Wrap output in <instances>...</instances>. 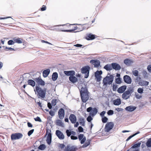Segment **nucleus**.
Listing matches in <instances>:
<instances>
[{"label":"nucleus","instance_id":"obj_6","mask_svg":"<svg viewBox=\"0 0 151 151\" xmlns=\"http://www.w3.org/2000/svg\"><path fill=\"white\" fill-rule=\"evenodd\" d=\"M47 134V138L46 142L48 145H50L52 141V134L51 130L47 129L46 130V135Z\"/></svg>","mask_w":151,"mask_h":151},{"label":"nucleus","instance_id":"obj_28","mask_svg":"<svg viewBox=\"0 0 151 151\" xmlns=\"http://www.w3.org/2000/svg\"><path fill=\"white\" fill-rule=\"evenodd\" d=\"M121 99L119 98L117 99H116L114 100L113 101V104L116 106H118L120 105L121 104Z\"/></svg>","mask_w":151,"mask_h":151},{"label":"nucleus","instance_id":"obj_24","mask_svg":"<svg viewBox=\"0 0 151 151\" xmlns=\"http://www.w3.org/2000/svg\"><path fill=\"white\" fill-rule=\"evenodd\" d=\"M69 78L70 81L73 83L76 82L78 80L77 78L74 76H70Z\"/></svg>","mask_w":151,"mask_h":151},{"label":"nucleus","instance_id":"obj_56","mask_svg":"<svg viewBox=\"0 0 151 151\" xmlns=\"http://www.w3.org/2000/svg\"><path fill=\"white\" fill-rule=\"evenodd\" d=\"M92 109V107H90L88 108H87L86 109V111L88 112H91V111Z\"/></svg>","mask_w":151,"mask_h":151},{"label":"nucleus","instance_id":"obj_27","mask_svg":"<svg viewBox=\"0 0 151 151\" xmlns=\"http://www.w3.org/2000/svg\"><path fill=\"white\" fill-rule=\"evenodd\" d=\"M124 63L127 65L129 66L133 63V62L129 59H126L124 60Z\"/></svg>","mask_w":151,"mask_h":151},{"label":"nucleus","instance_id":"obj_57","mask_svg":"<svg viewBox=\"0 0 151 151\" xmlns=\"http://www.w3.org/2000/svg\"><path fill=\"white\" fill-rule=\"evenodd\" d=\"M46 6L45 5H43L42 7L40 8L41 10L42 11H44L46 10Z\"/></svg>","mask_w":151,"mask_h":151},{"label":"nucleus","instance_id":"obj_7","mask_svg":"<svg viewBox=\"0 0 151 151\" xmlns=\"http://www.w3.org/2000/svg\"><path fill=\"white\" fill-rule=\"evenodd\" d=\"M114 124L113 122H110L107 123L106 125L104 130L106 132H109L113 127Z\"/></svg>","mask_w":151,"mask_h":151},{"label":"nucleus","instance_id":"obj_1","mask_svg":"<svg viewBox=\"0 0 151 151\" xmlns=\"http://www.w3.org/2000/svg\"><path fill=\"white\" fill-rule=\"evenodd\" d=\"M88 93L87 86L84 85V86H82L80 91V93L82 101L84 103L86 102L88 99L89 97Z\"/></svg>","mask_w":151,"mask_h":151},{"label":"nucleus","instance_id":"obj_11","mask_svg":"<svg viewBox=\"0 0 151 151\" xmlns=\"http://www.w3.org/2000/svg\"><path fill=\"white\" fill-rule=\"evenodd\" d=\"M90 63L94 65V67L97 68L99 67L100 65V62L97 59L92 60L90 61Z\"/></svg>","mask_w":151,"mask_h":151},{"label":"nucleus","instance_id":"obj_59","mask_svg":"<svg viewBox=\"0 0 151 151\" xmlns=\"http://www.w3.org/2000/svg\"><path fill=\"white\" fill-rule=\"evenodd\" d=\"M115 110H116L118 112L122 111L124 109L122 108H116V109Z\"/></svg>","mask_w":151,"mask_h":151},{"label":"nucleus","instance_id":"obj_13","mask_svg":"<svg viewBox=\"0 0 151 151\" xmlns=\"http://www.w3.org/2000/svg\"><path fill=\"white\" fill-rule=\"evenodd\" d=\"M131 94L129 93V92L126 91L122 94V98L124 100H127L130 98Z\"/></svg>","mask_w":151,"mask_h":151},{"label":"nucleus","instance_id":"obj_50","mask_svg":"<svg viewBox=\"0 0 151 151\" xmlns=\"http://www.w3.org/2000/svg\"><path fill=\"white\" fill-rule=\"evenodd\" d=\"M143 90L142 88H139L137 89V92L140 93H143Z\"/></svg>","mask_w":151,"mask_h":151},{"label":"nucleus","instance_id":"obj_63","mask_svg":"<svg viewBox=\"0 0 151 151\" xmlns=\"http://www.w3.org/2000/svg\"><path fill=\"white\" fill-rule=\"evenodd\" d=\"M74 46L77 47H82V45L81 44H77L76 45H74Z\"/></svg>","mask_w":151,"mask_h":151},{"label":"nucleus","instance_id":"obj_5","mask_svg":"<svg viewBox=\"0 0 151 151\" xmlns=\"http://www.w3.org/2000/svg\"><path fill=\"white\" fill-rule=\"evenodd\" d=\"M23 134L20 133H16L11 135V138L12 140L18 139L23 137Z\"/></svg>","mask_w":151,"mask_h":151},{"label":"nucleus","instance_id":"obj_42","mask_svg":"<svg viewBox=\"0 0 151 151\" xmlns=\"http://www.w3.org/2000/svg\"><path fill=\"white\" fill-rule=\"evenodd\" d=\"M87 120L89 122H91V121L93 120V118L91 117V115H89L87 118Z\"/></svg>","mask_w":151,"mask_h":151},{"label":"nucleus","instance_id":"obj_8","mask_svg":"<svg viewBox=\"0 0 151 151\" xmlns=\"http://www.w3.org/2000/svg\"><path fill=\"white\" fill-rule=\"evenodd\" d=\"M78 150L76 146L75 145L70 146L68 145L65 147L64 151H76Z\"/></svg>","mask_w":151,"mask_h":151},{"label":"nucleus","instance_id":"obj_3","mask_svg":"<svg viewBox=\"0 0 151 151\" xmlns=\"http://www.w3.org/2000/svg\"><path fill=\"white\" fill-rule=\"evenodd\" d=\"M114 76L110 75L109 76H106L103 79V82L104 85H107L108 84H111L114 80Z\"/></svg>","mask_w":151,"mask_h":151},{"label":"nucleus","instance_id":"obj_9","mask_svg":"<svg viewBox=\"0 0 151 151\" xmlns=\"http://www.w3.org/2000/svg\"><path fill=\"white\" fill-rule=\"evenodd\" d=\"M102 74V72L101 70H97L95 72L94 76L96 79L97 81L99 82L101 81V75Z\"/></svg>","mask_w":151,"mask_h":151},{"label":"nucleus","instance_id":"obj_21","mask_svg":"<svg viewBox=\"0 0 151 151\" xmlns=\"http://www.w3.org/2000/svg\"><path fill=\"white\" fill-rule=\"evenodd\" d=\"M95 35L91 33L87 34L86 39L87 40H92L95 39Z\"/></svg>","mask_w":151,"mask_h":151},{"label":"nucleus","instance_id":"obj_10","mask_svg":"<svg viewBox=\"0 0 151 151\" xmlns=\"http://www.w3.org/2000/svg\"><path fill=\"white\" fill-rule=\"evenodd\" d=\"M34 80L36 82L38 86L39 85L44 86L45 85V82L40 77L35 78Z\"/></svg>","mask_w":151,"mask_h":151},{"label":"nucleus","instance_id":"obj_31","mask_svg":"<svg viewBox=\"0 0 151 151\" xmlns=\"http://www.w3.org/2000/svg\"><path fill=\"white\" fill-rule=\"evenodd\" d=\"M13 40L15 42V43L16 42L19 44H21L22 43V41L23 40L19 38H14L13 39Z\"/></svg>","mask_w":151,"mask_h":151},{"label":"nucleus","instance_id":"obj_14","mask_svg":"<svg viewBox=\"0 0 151 151\" xmlns=\"http://www.w3.org/2000/svg\"><path fill=\"white\" fill-rule=\"evenodd\" d=\"M123 79L124 82L127 84H131L132 83V79L128 75H126L124 76Z\"/></svg>","mask_w":151,"mask_h":151},{"label":"nucleus","instance_id":"obj_51","mask_svg":"<svg viewBox=\"0 0 151 151\" xmlns=\"http://www.w3.org/2000/svg\"><path fill=\"white\" fill-rule=\"evenodd\" d=\"M78 129L79 132H83V129L81 126H79L78 127Z\"/></svg>","mask_w":151,"mask_h":151},{"label":"nucleus","instance_id":"obj_2","mask_svg":"<svg viewBox=\"0 0 151 151\" xmlns=\"http://www.w3.org/2000/svg\"><path fill=\"white\" fill-rule=\"evenodd\" d=\"M35 88V90H34V91H36L37 95L39 96L38 98H44L45 96L47 89L44 88L42 89L41 88L38 86L37 85L36 86Z\"/></svg>","mask_w":151,"mask_h":151},{"label":"nucleus","instance_id":"obj_25","mask_svg":"<svg viewBox=\"0 0 151 151\" xmlns=\"http://www.w3.org/2000/svg\"><path fill=\"white\" fill-rule=\"evenodd\" d=\"M27 82L29 85L33 87L35 86V81L32 79H28L27 80Z\"/></svg>","mask_w":151,"mask_h":151},{"label":"nucleus","instance_id":"obj_40","mask_svg":"<svg viewBox=\"0 0 151 151\" xmlns=\"http://www.w3.org/2000/svg\"><path fill=\"white\" fill-rule=\"evenodd\" d=\"M132 73L134 76H138V71L137 70H135L132 71Z\"/></svg>","mask_w":151,"mask_h":151},{"label":"nucleus","instance_id":"obj_47","mask_svg":"<svg viewBox=\"0 0 151 151\" xmlns=\"http://www.w3.org/2000/svg\"><path fill=\"white\" fill-rule=\"evenodd\" d=\"M84 135L83 134H80L78 135V138L79 140H81L84 137Z\"/></svg>","mask_w":151,"mask_h":151},{"label":"nucleus","instance_id":"obj_16","mask_svg":"<svg viewBox=\"0 0 151 151\" xmlns=\"http://www.w3.org/2000/svg\"><path fill=\"white\" fill-rule=\"evenodd\" d=\"M69 119L72 124H75L76 121V116L73 114H71L69 117Z\"/></svg>","mask_w":151,"mask_h":151},{"label":"nucleus","instance_id":"obj_22","mask_svg":"<svg viewBox=\"0 0 151 151\" xmlns=\"http://www.w3.org/2000/svg\"><path fill=\"white\" fill-rule=\"evenodd\" d=\"M98 111V109L96 108H92L91 112L90 113V115L92 116H93L97 114Z\"/></svg>","mask_w":151,"mask_h":151},{"label":"nucleus","instance_id":"obj_33","mask_svg":"<svg viewBox=\"0 0 151 151\" xmlns=\"http://www.w3.org/2000/svg\"><path fill=\"white\" fill-rule=\"evenodd\" d=\"M56 122L57 125L62 127L63 126V124L61 120H57Z\"/></svg>","mask_w":151,"mask_h":151},{"label":"nucleus","instance_id":"obj_41","mask_svg":"<svg viewBox=\"0 0 151 151\" xmlns=\"http://www.w3.org/2000/svg\"><path fill=\"white\" fill-rule=\"evenodd\" d=\"M15 43V42L13 40H10L8 41L7 44L9 45H14Z\"/></svg>","mask_w":151,"mask_h":151},{"label":"nucleus","instance_id":"obj_30","mask_svg":"<svg viewBox=\"0 0 151 151\" xmlns=\"http://www.w3.org/2000/svg\"><path fill=\"white\" fill-rule=\"evenodd\" d=\"M104 68L107 71L111 70H112L111 64H107L105 65L104 67Z\"/></svg>","mask_w":151,"mask_h":151},{"label":"nucleus","instance_id":"obj_49","mask_svg":"<svg viewBox=\"0 0 151 151\" xmlns=\"http://www.w3.org/2000/svg\"><path fill=\"white\" fill-rule=\"evenodd\" d=\"M35 121L39 122H42V120L39 117L37 116L36 118H34Z\"/></svg>","mask_w":151,"mask_h":151},{"label":"nucleus","instance_id":"obj_4","mask_svg":"<svg viewBox=\"0 0 151 151\" xmlns=\"http://www.w3.org/2000/svg\"><path fill=\"white\" fill-rule=\"evenodd\" d=\"M90 69V67L88 65L84 66L81 68V73L85 74L84 76L85 78H87L88 77Z\"/></svg>","mask_w":151,"mask_h":151},{"label":"nucleus","instance_id":"obj_17","mask_svg":"<svg viewBox=\"0 0 151 151\" xmlns=\"http://www.w3.org/2000/svg\"><path fill=\"white\" fill-rule=\"evenodd\" d=\"M59 118L60 119H63L65 115V111L63 108L60 109L58 112Z\"/></svg>","mask_w":151,"mask_h":151},{"label":"nucleus","instance_id":"obj_19","mask_svg":"<svg viewBox=\"0 0 151 151\" xmlns=\"http://www.w3.org/2000/svg\"><path fill=\"white\" fill-rule=\"evenodd\" d=\"M136 108V107L133 106H127L125 108V110L130 112H132L134 111Z\"/></svg>","mask_w":151,"mask_h":151},{"label":"nucleus","instance_id":"obj_61","mask_svg":"<svg viewBox=\"0 0 151 151\" xmlns=\"http://www.w3.org/2000/svg\"><path fill=\"white\" fill-rule=\"evenodd\" d=\"M74 31V30L73 29H70V30H63V32H72Z\"/></svg>","mask_w":151,"mask_h":151},{"label":"nucleus","instance_id":"obj_44","mask_svg":"<svg viewBox=\"0 0 151 151\" xmlns=\"http://www.w3.org/2000/svg\"><path fill=\"white\" fill-rule=\"evenodd\" d=\"M67 135L68 137H70L71 135V131L67 129L66 131Z\"/></svg>","mask_w":151,"mask_h":151},{"label":"nucleus","instance_id":"obj_23","mask_svg":"<svg viewBox=\"0 0 151 151\" xmlns=\"http://www.w3.org/2000/svg\"><path fill=\"white\" fill-rule=\"evenodd\" d=\"M78 121L80 124L82 126L85 125V119L83 117H81L78 119Z\"/></svg>","mask_w":151,"mask_h":151},{"label":"nucleus","instance_id":"obj_12","mask_svg":"<svg viewBox=\"0 0 151 151\" xmlns=\"http://www.w3.org/2000/svg\"><path fill=\"white\" fill-rule=\"evenodd\" d=\"M112 69H113L115 70H119L121 68V67L119 64L116 63H111Z\"/></svg>","mask_w":151,"mask_h":151},{"label":"nucleus","instance_id":"obj_55","mask_svg":"<svg viewBox=\"0 0 151 151\" xmlns=\"http://www.w3.org/2000/svg\"><path fill=\"white\" fill-rule=\"evenodd\" d=\"M106 113V111H103L100 113V115L102 117H103L104 116L105 114Z\"/></svg>","mask_w":151,"mask_h":151},{"label":"nucleus","instance_id":"obj_35","mask_svg":"<svg viewBox=\"0 0 151 151\" xmlns=\"http://www.w3.org/2000/svg\"><path fill=\"white\" fill-rule=\"evenodd\" d=\"M146 145L148 147H151V138L147 140L146 143Z\"/></svg>","mask_w":151,"mask_h":151},{"label":"nucleus","instance_id":"obj_52","mask_svg":"<svg viewBox=\"0 0 151 151\" xmlns=\"http://www.w3.org/2000/svg\"><path fill=\"white\" fill-rule=\"evenodd\" d=\"M86 137L85 136L84 137H83V138L82 139H81V140L80 141H81V144H83L85 142V141H86Z\"/></svg>","mask_w":151,"mask_h":151},{"label":"nucleus","instance_id":"obj_45","mask_svg":"<svg viewBox=\"0 0 151 151\" xmlns=\"http://www.w3.org/2000/svg\"><path fill=\"white\" fill-rule=\"evenodd\" d=\"M57 100L56 99H53L51 101V104L52 106H55L57 103L56 102Z\"/></svg>","mask_w":151,"mask_h":151},{"label":"nucleus","instance_id":"obj_34","mask_svg":"<svg viewBox=\"0 0 151 151\" xmlns=\"http://www.w3.org/2000/svg\"><path fill=\"white\" fill-rule=\"evenodd\" d=\"M127 91L129 92V93L132 94V93L134 92V87L132 86H130L128 87Z\"/></svg>","mask_w":151,"mask_h":151},{"label":"nucleus","instance_id":"obj_60","mask_svg":"<svg viewBox=\"0 0 151 151\" xmlns=\"http://www.w3.org/2000/svg\"><path fill=\"white\" fill-rule=\"evenodd\" d=\"M147 69L149 72H151V65H149L147 66Z\"/></svg>","mask_w":151,"mask_h":151},{"label":"nucleus","instance_id":"obj_18","mask_svg":"<svg viewBox=\"0 0 151 151\" xmlns=\"http://www.w3.org/2000/svg\"><path fill=\"white\" fill-rule=\"evenodd\" d=\"M127 88V86L125 85H123L119 88L117 90V92L119 93H124Z\"/></svg>","mask_w":151,"mask_h":151},{"label":"nucleus","instance_id":"obj_62","mask_svg":"<svg viewBox=\"0 0 151 151\" xmlns=\"http://www.w3.org/2000/svg\"><path fill=\"white\" fill-rule=\"evenodd\" d=\"M27 124L28 127H32L33 126L32 124L29 122H28L27 123Z\"/></svg>","mask_w":151,"mask_h":151},{"label":"nucleus","instance_id":"obj_43","mask_svg":"<svg viewBox=\"0 0 151 151\" xmlns=\"http://www.w3.org/2000/svg\"><path fill=\"white\" fill-rule=\"evenodd\" d=\"M107 114L108 115H111L114 114V111L111 110H110L108 111Z\"/></svg>","mask_w":151,"mask_h":151},{"label":"nucleus","instance_id":"obj_48","mask_svg":"<svg viewBox=\"0 0 151 151\" xmlns=\"http://www.w3.org/2000/svg\"><path fill=\"white\" fill-rule=\"evenodd\" d=\"M118 88L117 85H116L113 84V88L112 89L114 91H115L116 90L117 88Z\"/></svg>","mask_w":151,"mask_h":151},{"label":"nucleus","instance_id":"obj_32","mask_svg":"<svg viewBox=\"0 0 151 151\" xmlns=\"http://www.w3.org/2000/svg\"><path fill=\"white\" fill-rule=\"evenodd\" d=\"M91 140L87 139L85 144H83L82 147L83 148H85L88 146L90 144Z\"/></svg>","mask_w":151,"mask_h":151},{"label":"nucleus","instance_id":"obj_15","mask_svg":"<svg viewBox=\"0 0 151 151\" xmlns=\"http://www.w3.org/2000/svg\"><path fill=\"white\" fill-rule=\"evenodd\" d=\"M56 135L60 139H63L64 138V136L63 133L59 130H57L55 132Z\"/></svg>","mask_w":151,"mask_h":151},{"label":"nucleus","instance_id":"obj_39","mask_svg":"<svg viewBox=\"0 0 151 151\" xmlns=\"http://www.w3.org/2000/svg\"><path fill=\"white\" fill-rule=\"evenodd\" d=\"M108 120V118L106 116H104L102 118V121L103 123H106Z\"/></svg>","mask_w":151,"mask_h":151},{"label":"nucleus","instance_id":"obj_37","mask_svg":"<svg viewBox=\"0 0 151 151\" xmlns=\"http://www.w3.org/2000/svg\"><path fill=\"white\" fill-rule=\"evenodd\" d=\"M141 144V142H138L137 143L134 144L132 146L131 148H138L140 147Z\"/></svg>","mask_w":151,"mask_h":151},{"label":"nucleus","instance_id":"obj_54","mask_svg":"<svg viewBox=\"0 0 151 151\" xmlns=\"http://www.w3.org/2000/svg\"><path fill=\"white\" fill-rule=\"evenodd\" d=\"M70 138L72 140H76L78 139V137L77 136L74 135H71L70 136Z\"/></svg>","mask_w":151,"mask_h":151},{"label":"nucleus","instance_id":"obj_46","mask_svg":"<svg viewBox=\"0 0 151 151\" xmlns=\"http://www.w3.org/2000/svg\"><path fill=\"white\" fill-rule=\"evenodd\" d=\"M34 129H32L28 131L27 134L29 136H30L33 132L34 131Z\"/></svg>","mask_w":151,"mask_h":151},{"label":"nucleus","instance_id":"obj_58","mask_svg":"<svg viewBox=\"0 0 151 151\" xmlns=\"http://www.w3.org/2000/svg\"><path fill=\"white\" fill-rule=\"evenodd\" d=\"M47 107H48V108L50 109H52V104H51L50 103V102H48L47 103Z\"/></svg>","mask_w":151,"mask_h":151},{"label":"nucleus","instance_id":"obj_26","mask_svg":"<svg viewBox=\"0 0 151 151\" xmlns=\"http://www.w3.org/2000/svg\"><path fill=\"white\" fill-rule=\"evenodd\" d=\"M50 72V70L49 69H47L44 70L42 72L43 76L44 77H46L49 74Z\"/></svg>","mask_w":151,"mask_h":151},{"label":"nucleus","instance_id":"obj_53","mask_svg":"<svg viewBox=\"0 0 151 151\" xmlns=\"http://www.w3.org/2000/svg\"><path fill=\"white\" fill-rule=\"evenodd\" d=\"M49 114L51 116H53L55 115V112L52 110H50L49 112Z\"/></svg>","mask_w":151,"mask_h":151},{"label":"nucleus","instance_id":"obj_36","mask_svg":"<svg viewBox=\"0 0 151 151\" xmlns=\"http://www.w3.org/2000/svg\"><path fill=\"white\" fill-rule=\"evenodd\" d=\"M46 148V147L45 145L42 144L40 145L38 147V149L40 150H44Z\"/></svg>","mask_w":151,"mask_h":151},{"label":"nucleus","instance_id":"obj_64","mask_svg":"<svg viewBox=\"0 0 151 151\" xmlns=\"http://www.w3.org/2000/svg\"><path fill=\"white\" fill-rule=\"evenodd\" d=\"M133 135L132 134L130 136L126 139V141H128L130 140L132 138L134 137Z\"/></svg>","mask_w":151,"mask_h":151},{"label":"nucleus","instance_id":"obj_38","mask_svg":"<svg viewBox=\"0 0 151 151\" xmlns=\"http://www.w3.org/2000/svg\"><path fill=\"white\" fill-rule=\"evenodd\" d=\"M115 82L116 83L118 84L121 83L122 82L121 78H116L115 79Z\"/></svg>","mask_w":151,"mask_h":151},{"label":"nucleus","instance_id":"obj_29","mask_svg":"<svg viewBox=\"0 0 151 151\" xmlns=\"http://www.w3.org/2000/svg\"><path fill=\"white\" fill-rule=\"evenodd\" d=\"M58 77V73L56 72H54L52 75V81H55L57 80Z\"/></svg>","mask_w":151,"mask_h":151},{"label":"nucleus","instance_id":"obj_20","mask_svg":"<svg viewBox=\"0 0 151 151\" xmlns=\"http://www.w3.org/2000/svg\"><path fill=\"white\" fill-rule=\"evenodd\" d=\"M64 73L67 76H71L75 75V72L74 70L65 71Z\"/></svg>","mask_w":151,"mask_h":151}]
</instances>
